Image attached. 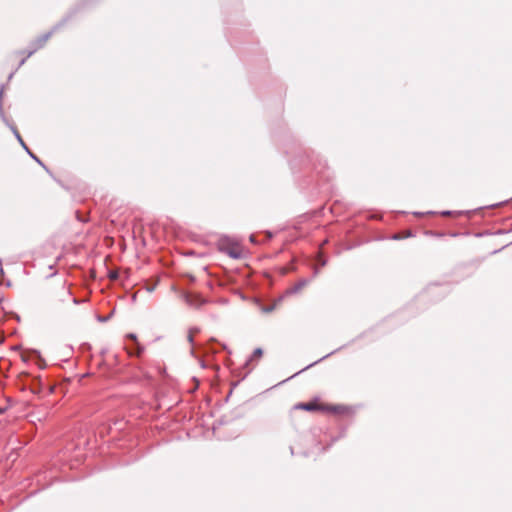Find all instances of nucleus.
I'll use <instances>...</instances> for the list:
<instances>
[{
    "mask_svg": "<svg viewBox=\"0 0 512 512\" xmlns=\"http://www.w3.org/2000/svg\"><path fill=\"white\" fill-rule=\"evenodd\" d=\"M297 410L307 412H319L336 416H348L353 414V408L344 404H330L322 401L320 398H314L306 403H298L294 407Z\"/></svg>",
    "mask_w": 512,
    "mask_h": 512,
    "instance_id": "1",
    "label": "nucleus"
},
{
    "mask_svg": "<svg viewBox=\"0 0 512 512\" xmlns=\"http://www.w3.org/2000/svg\"><path fill=\"white\" fill-rule=\"evenodd\" d=\"M221 250L234 259H239L243 256V248L237 243H222Z\"/></svg>",
    "mask_w": 512,
    "mask_h": 512,
    "instance_id": "2",
    "label": "nucleus"
},
{
    "mask_svg": "<svg viewBox=\"0 0 512 512\" xmlns=\"http://www.w3.org/2000/svg\"><path fill=\"white\" fill-rule=\"evenodd\" d=\"M50 36H51V34L47 33V34H44V35L40 36L39 38H37L35 40V44H34L35 48H34V50L29 51L27 53L26 57L21 60L20 65H22L25 62V59L30 57L37 49L43 47L46 44V42L49 40Z\"/></svg>",
    "mask_w": 512,
    "mask_h": 512,
    "instance_id": "3",
    "label": "nucleus"
},
{
    "mask_svg": "<svg viewBox=\"0 0 512 512\" xmlns=\"http://www.w3.org/2000/svg\"><path fill=\"white\" fill-rule=\"evenodd\" d=\"M127 338H129L130 340H132L135 343L136 348H137L136 355L139 356L141 354V352L143 351V348L138 343L136 335L135 334H128Z\"/></svg>",
    "mask_w": 512,
    "mask_h": 512,
    "instance_id": "4",
    "label": "nucleus"
},
{
    "mask_svg": "<svg viewBox=\"0 0 512 512\" xmlns=\"http://www.w3.org/2000/svg\"><path fill=\"white\" fill-rule=\"evenodd\" d=\"M262 354H263L262 349L261 348H257V349H255V351L253 353V358L258 359V358H260L262 356Z\"/></svg>",
    "mask_w": 512,
    "mask_h": 512,
    "instance_id": "5",
    "label": "nucleus"
},
{
    "mask_svg": "<svg viewBox=\"0 0 512 512\" xmlns=\"http://www.w3.org/2000/svg\"><path fill=\"white\" fill-rule=\"evenodd\" d=\"M118 277V273L116 271L110 273L111 279H116Z\"/></svg>",
    "mask_w": 512,
    "mask_h": 512,
    "instance_id": "6",
    "label": "nucleus"
},
{
    "mask_svg": "<svg viewBox=\"0 0 512 512\" xmlns=\"http://www.w3.org/2000/svg\"><path fill=\"white\" fill-rule=\"evenodd\" d=\"M18 138H19V141H21V143L24 145V142L22 141V138H20L19 136H18Z\"/></svg>",
    "mask_w": 512,
    "mask_h": 512,
    "instance_id": "7",
    "label": "nucleus"
}]
</instances>
